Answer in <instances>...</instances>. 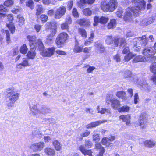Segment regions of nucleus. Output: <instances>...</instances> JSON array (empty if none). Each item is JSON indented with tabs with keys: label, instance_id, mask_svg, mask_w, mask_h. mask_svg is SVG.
<instances>
[{
	"label": "nucleus",
	"instance_id": "obj_1",
	"mask_svg": "<svg viewBox=\"0 0 156 156\" xmlns=\"http://www.w3.org/2000/svg\"><path fill=\"white\" fill-rule=\"evenodd\" d=\"M133 2L135 6L128 8L126 10L124 19L126 21H130L132 20V13L136 14L140 10H143L146 6V2L144 0H134Z\"/></svg>",
	"mask_w": 156,
	"mask_h": 156
},
{
	"label": "nucleus",
	"instance_id": "obj_2",
	"mask_svg": "<svg viewBox=\"0 0 156 156\" xmlns=\"http://www.w3.org/2000/svg\"><path fill=\"white\" fill-rule=\"evenodd\" d=\"M6 93L5 101L7 106L9 108L13 107L15 102L18 99L20 94L13 87L7 89Z\"/></svg>",
	"mask_w": 156,
	"mask_h": 156
},
{
	"label": "nucleus",
	"instance_id": "obj_3",
	"mask_svg": "<svg viewBox=\"0 0 156 156\" xmlns=\"http://www.w3.org/2000/svg\"><path fill=\"white\" fill-rule=\"evenodd\" d=\"M148 41V39L145 35L134 38L133 41V46L135 51H140L141 47H144L147 44Z\"/></svg>",
	"mask_w": 156,
	"mask_h": 156
},
{
	"label": "nucleus",
	"instance_id": "obj_4",
	"mask_svg": "<svg viewBox=\"0 0 156 156\" xmlns=\"http://www.w3.org/2000/svg\"><path fill=\"white\" fill-rule=\"evenodd\" d=\"M38 49L41 51V54L44 57H50L53 55L55 52V48L54 47L44 49V46L41 40L37 41Z\"/></svg>",
	"mask_w": 156,
	"mask_h": 156
},
{
	"label": "nucleus",
	"instance_id": "obj_5",
	"mask_svg": "<svg viewBox=\"0 0 156 156\" xmlns=\"http://www.w3.org/2000/svg\"><path fill=\"white\" fill-rule=\"evenodd\" d=\"M142 53L147 62L154 61L156 60V56L154 55L156 53V51L153 48H145L143 50Z\"/></svg>",
	"mask_w": 156,
	"mask_h": 156
},
{
	"label": "nucleus",
	"instance_id": "obj_6",
	"mask_svg": "<svg viewBox=\"0 0 156 156\" xmlns=\"http://www.w3.org/2000/svg\"><path fill=\"white\" fill-rule=\"evenodd\" d=\"M117 2L116 0H110L106 5H101V9L104 11L112 12L115 9Z\"/></svg>",
	"mask_w": 156,
	"mask_h": 156
},
{
	"label": "nucleus",
	"instance_id": "obj_7",
	"mask_svg": "<svg viewBox=\"0 0 156 156\" xmlns=\"http://www.w3.org/2000/svg\"><path fill=\"white\" fill-rule=\"evenodd\" d=\"M69 37L68 34L65 32H62L58 36L56 40L57 45L59 47L64 45Z\"/></svg>",
	"mask_w": 156,
	"mask_h": 156
},
{
	"label": "nucleus",
	"instance_id": "obj_8",
	"mask_svg": "<svg viewBox=\"0 0 156 156\" xmlns=\"http://www.w3.org/2000/svg\"><path fill=\"white\" fill-rule=\"evenodd\" d=\"M65 7L61 6L58 8L54 12V18L56 19H59L61 18L65 14L66 12Z\"/></svg>",
	"mask_w": 156,
	"mask_h": 156
},
{
	"label": "nucleus",
	"instance_id": "obj_9",
	"mask_svg": "<svg viewBox=\"0 0 156 156\" xmlns=\"http://www.w3.org/2000/svg\"><path fill=\"white\" fill-rule=\"evenodd\" d=\"M114 45L115 47L118 46L120 47L124 46L126 44V39L124 38L115 37L113 38Z\"/></svg>",
	"mask_w": 156,
	"mask_h": 156
},
{
	"label": "nucleus",
	"instance_id": "obj_10",
	"mask_svg": "<svg viewBox=\"0 0 156 156\" xmlns=\"http://www.w3.org/2000/svg\"><path fill=\"white\" fill-rule=\"evenodd\" d=\"M147 115L146 113H142L139 118V123L140 127L142 128H146L147 126Z\"/></svg>",
	"mask_w": 156,
	"mask_h": 156
},
{
	"label": "nucleus",
	"instance_id": "obj_11",
	"mask_svg": "<svg viewBox=\"0 0 156 156\" xmlns=\"http://www.w3.org/2000/svg\"><path fill=\"white\" fill-rule=\"evenodd\" d=\"M27 39L29 41V45L31 48L33 49L36 48L37 45L38 47V46L37 41L40 40L38 39L36 40L35 36L28 35L27 37Z\"/></svg>",
	"mask_w": 156,
	"mask_h": 156
},
{
	"label": "nucleus",
	"instance_id": "obj_12",
	"mask_svg": "<svg viewBox=\"0 0 156 156\" xmlns=\"http://www.w3.org/2000/svg\"><path fill=\"white\" fill-rule=\"evenodd\" d=\"M45 144L43 142H40L38 143H35L32 144L30 147V149L34 151H40L44 147Z\"/></svg>",
	"mask_w": 156,
	"mask_h": 156
},
{
	"label": "nucleus",
	"instance_id": "obj_13",
	"mask_svg": "<svg viewBox=\"0 0 156 156\" xmlns=\"http://www.w3.org/2000/svg\"><path fill=\"white\" fill-rule=\"evenodd\" d=\"M95 51L98 53L101 54L105 52V48L103 44L99 42L95 43L94 45Z\"/></svg>",
	"mask_w": 156,
	"mask_h": 156
},
{
	"label": "nucleus",
	"instance_id": "obj_14",
	"mask_svg": "<svg viewBox=\"0 0 156 156\" xmlns=\"http://www.w3.org/2000/svg\"><path fill=\"white\" fill-rule=\"evenodd\" d=\"M7 19L9 21L10 24L7 23V26L11 31L12 34L15 31V27L13 24L12 23V21L13 20V17L12 15L9 14L7 16Z\"/></svg>",
	"mask_w": 156,
	"mask_h": 156
},
{
	"label": "nucleus",
	"instance_id": "obj_15",
	"mask_svg": "<svg viewBox=\"0 0 156 156\" xmlns=\"http://www.w3.org/2000/svg\"><path fill=\"white\" fill-rule=\"evenodd\" d=\"M79 149L84 155H87L89 156H93V151L92 150H93L94 149H92L87 150L85 149L84 146L81 145L80 146Z\"/></svg>",
	"mask_w": 156,
	"mask_h": 156
},
{
	"label": "nucleus",
	"instance_id": "obj_16",
	"mask_svg": "<svg viewBox=\"0 0 156 156\" xmlns=\"http://www.w3.org/2000/svg\"><path fill=\"white\" fill-rule=\"evenodd\" d=\"M107 122L106 120H99L94 122H92L86 126V128L87 129L91 128L93 127H95L100 124L106 122Z\"/></svg>",
	"mask_w": 156,
	"mask_h": 156
},
{
	"label": "nucleus",
	"instance_id": "obj_17",
	"mask_svg": "<svg viewBox=\"0 0 156 156\" xmlns=\"http://www.w3.org/2000/svg\"><path fill=\"white\" fill-rule=\"evenodd\" d=\"M111 106L114 109H118L120 106V103L119 100L115 98H113L110 100Z\"/></svg>",
	"mask_w": 156,
	"mask_h": 156
},
{
	"label": "nucleus",
	"instance_id": "obj_18",
	"mask_svg": "<svg viewBox=\"0 0 156 156\" xmlns=\"http://www.w3.org/2000/svg\"><path fill=\"white\" fill-rule=\"evenodd\" d=\"M29 108L33 115H36L39 113V110L38 109L35 104H29Z\"/></svg>",
	"mask_w": 156,
	"mask_h": 156
},
{
	"label": "nucleus",
	"instance_id": "obj_19",
	"mask_svg": "<svg viewBox=\"0 0 156 156\" xmlns=\"http://www.w3.org/2000/svg\"><path fill=\"white\" fill-rule=\"evenodd\" d=\"M47 25L51 27L52 30V35L54 36L56 32V30L57 29V23L55 22H48Z\"/></svg>",
	"mask_w": 156,
	"mask_h": 156
},
{
	"label": "nucleus",
	"instance_id": "obj_20",
	"mask_svg": "<svg viewBox=\"0 0 156 156\" xmlns=\"http://www.w3.org/2000/svg\"><path fill=\"white\" fill-rule=\"evenodd\" d=\"M119 118L120 119L122 120L123 122H126L127 125H129L130 124V115H121L119 117Z\"/></svg>",
	"mask_w": 156,
	"mask_h": 156
},
{
	"label": "nucleus",
	"instance_id": "obj_21",
	"mask_svg": "<svg viewBox=\"0 0 156 156\" xmlns=\"http://www.w3.org/2000/svg\"><path fill=\"white\" fill-rule=\"evenodd\" d=\"M36 48L33 49H31L30 47V50L28 52L27 55V56L29 59H33L34 58L36 55V52L35 50Z\"/></svg>",
	"mask_w": 156,
	"mask_h": 156
},
{
	"label": "nucleus",
	"instance_id": "obj_22",
	"mask_svg": "<svg viewBox=\"0 0 156 156\" xmlns=\"http://www.w3.org/2000/svg\"><path fill=\"white\" fill-rule=\"evenodd\" d=\"M51 112L50 108L44 105H42L39 110V113L43 114H46Z\"/></svg>",
	"mask_w": 156,
	"mask_h": 156
},
{
	"label": "nucleus",
	"instance_id": "obj_23",
	"mask_svg": "<svg viewBox=\"0 0 156 156\" xmlns=\"http://www.w3.org/2000/svg\"><path fill=\"white\" fill-rule=\"evenodd\" d=\"M156 142L151 140H147L144 142L145 146L148 148H152L156 145Z\"/></svg>",
	"mask_w": 156,
	"mask_h": 156
},
{
	"label": "nucleus",
	"instance_id": "obj_24",
	"mask_svg": "<svg viewBox=\"0 0 156 156\" xmlns=\"http://www.w3.org/2000/svg\"><path fill=\"white\" fill-rule=\"evenodd\" d=\"M139 84L142 86L146 90L148 91L150 89V87L147 84L146 81L144 79L140 80V81Z\"/></svg>",
	"mask_w": 156,
	"mask_h": 156
},
{
	"label": "nucleus",
	"instance_id": "obj_25",
	"mask_svg": "<svg viewBox=\"0 0 156 156\" xmlns=\"http://www.w3.org/2000/svg\"><path fill=\"white\" fill-rule=\"evenodd\" d=\"M35 9L36 11V15L37 16L43 12V9L41 4H38L36 6Z\"/></svg>",
	"mask_w": 156,
	"mask_h": 156
},
{
	"label": "nucleus",
	"instance_id": "obj_26",
	"mask_svg": "<svg viewBox=\"0 0 156 156\" xmlns=\"http://www.w3.org/2000/svg\"><path fill=\"white\" fill-rule=\"evenodd\" d=\"M44 152L47 155L50 156H52L55 154L54 150L49 147L46 148L44 149Z\"/></svg>",
	"mask_w": 156,
	"mask_h": 156
},
{
	"label": "nucleus",
	"instance_id": "obj_27",
	"mask_svg": "<svg viewBox=\"0 0 156 156\" xmlns=\"http://www.w3.org/2000/svg\"><path fill=\"white\" fill-rule=\"evenodd\" d=\"M53 145L57 151H60L62 149V145L60 142L57 140H55L53 142Z\"/></svg>",
	"mask_w": 156,
	"mask_h": 156
},
{
	"label": "nucleus",
	"instance_id": "obj_28",
	"mask_svg": "<svg viewBox=\"0 0 156 156\" xmlns=\"http://www.w3.org/2000/svg\"><path fill=\"white\" fill-rule=\"evenodd\" d=\"M78 23L80 25H84L85 26L89 25L90 23L88 20L85 19H81L78 20Z\"/></svg>",
	"mask_w": 156,
	"mask_h": 156
},
{
	"label": "nucleus",
	"instance_id": "obj_29",
	"mask_svg": "<svg viewBox=\"0 0 156 156\" xmlns=\"http://www.w3.org/2000/svg\"><path fill=\"white\" fill-rule=\"evenodd\" d=\"M145 61H146V60L144 56H142L141 55H139L136 56L134 58L133 60V62H134Z\"/></svg>",
	"mask_w": 156,
	"mask_h": 156
},
{
	"label": "nucleus",
	"instance_id": "obj_30",
	"mask_svg": "<svg viewBox=\"0 0 156 156\" xmlns=\"http://www.w3.org/2000/svg\"><path fill=\"white\" fill-rule=\"evenodd\" d=\"M32 134L34 137H37L39 138H40L42 135L41 132L38 130H35L33 131Z\"/></svg>",
	"mask_w": 156,
	"mask_h": 156
},
{
	"label": "nucleus",
	"instance_id": "obj_31",
	"mask_svg": "<svg viewBox=\"0 0 156 156\" xmlns=\"http://www.w3.org/2000/svg\"><path fill=\"white\" fill-rule=\"evenodd\" d=\"M116 25V22L115 20L113 19L110 21L108 23L107 28L108 29H113L115 28Z\"/></svg>",
	"mask_w": 156,
	"mask_h": 156
},
{
	"label": "nucleus",
	"instance_id": "obj_32",
	"mask_svg": "<svg viewBox=\"0 0 156 156\" xmlns=\"http://www.w3.org/2000/svg\"><path fill=\"white\" fill-rule=\"evenodd\" d=\"M116 95L118 97L123 99H127L126 94V93L123 91H119L117 92Z\"/></svg>",
	"mask_w": 156,
	"mask_h": 156
},
{
	"label": "nucleus",
	"instance_id": "obj_33",
	"mask_svg": "<svg viewBox=\"0 0 156 156\" xmlns=\"http://www.w3.org/2000/svg\"><path fill=\"white\" fill-rule=\"evenodd\" d=\"M83 47L79 46L76 44L73 49V52L76 53H80L82 51Z\"/></svg>",
	"mask_w": 156,
	"mask_h": 156
},
{
	"label": "nucleus",
	"instance_id": "obj_34",
	"mask_svg": "<svg viewBox=\"0 0 156 156\" xmlns=\"http://www.w3.org/2000/svg\"><path fill=\"white\" fill-rule=\"evenodd\" d=\"M130 109V108L129 107L126 105H124L119 108L118 109V112H127Z\"/></svg>",
	"mask_w": 156,
	"mask_h": 156
},
{
	"label": "nucleus",
	"instance_id": "obj_35",
	"mask_svg": "<svg viewBox=\"0 0 156 156\" xmlns=\"http://www.w3.org/2000/svg\"><path fill=\"white\" fill-rule=\"evenodd\" d=\"M135 56V55L129 52L125 56L124 60L126 62L129 61Z\"/></svg>",
	"mask_w": 156,
	"mask_h": 156
},
{
	"label": "nucleus",
	"instance_id": "obj_36",
	"mask_svg": "<svg viewBox=\"0 0 156 156\" xmlns=\"http://www.w3.org/2000/svg\"><path fill=\"white\" fill-rule=\"evenodd\" d=\"M79 34L84 38H86L87 36V33L85 30L83 28H80L78 29Z\"/></svg>",
	"mask_w": 156,
	"mask_h": 156
},
{
	"label": "nucleus",
	"instance_id": "obj_37",
	"mask_svg": "<svg viewBox=\"0 0 156 156\" xmlns=\"http://www.w3.org/2000/svg\"><path fill=\"white\" fill-rule=\"evenodd\" d=\"M124 76L125 78H132V73L131 72L128 70H126L123 72Z\"/></svg>",
	"mask_w": 156,
	"mask_h": 156
},
{
	"label": "nucleus",
	"instance_id": "obj_38",
	"mask_svg": "<svg viewBox=\"0 0 156 156\" xmlns=\"http://www.w3.org/2000/svg\"><path fill=\"white\" fill-rule=\"evenodd\" d=\"M98 111V113H100L101 114H103L105 113H110V110L108 109H104V108H100L99 106H98L97 108Z\"/></svg>",
	"mask_w": 156,
	"mask_h": 156
},
{
	"label": "nucleus",
	"instance_id": "obj_39",
	"mask_svg": "<svg viewBox=\"0 0 156 156\" xmlns=\"http://www.w3.org/2000/svg\"><path fill=\"white\" fill-rule=\"evenodd\" d=\"M105 42L108 45H110L113 44L114 41L112 36L111 35L107 36L105 39Z\"/></svg>",
	"mask_w": 156,
	"mask_h": 156
},
{
	"label": "nucleus",
	"instance_id": "obj_40",
	"mask_svg": "<svg viewBox=\"0 0 156 156\" xmlns=\"http://www.w3.org/2000/svg\"><path fill=\"white\" fill-rule=\"evenodd\" d=\"M78 7L80 8H83L87 3L86 0H80L77 2Z\"/></svg>",
	"mask_w": 156,
	"mask_h": 156
},
{
	"label": "nucleus",
	"instance_id": "obj_41",
	"mask_svg": "<svg viewBox=\"0 0 156 156\" xmlns=\"http://www.w3.org/2000/svg\"><path fill=\"white\" fill-rule=\"evenodd\" d=\"M28 50V48L25 44H23L20 48V52L23 54H26Z\"/></svg>",
	"mask_w": 156,
	"mask_h": 156
},
{
	"label": "nucleus",
	"instance_id": "obj_42",
	"mask_svg": "<svg viewBox=\"0 0 156 156\" xmlns=\"http://www.w3.org/2000/svg\"><path fill=\"white\" fill-rule=\"evenodd\" d=\"M94 35L93 33H91L90 37H89V39L87 41L85 42V45L86 46H87L89 45L91 43V41H93V38L94 37Z\"/></svg>",
	"mask_w": 156,
	"mask_h": 156
},
{
	"label": "nucleus",
	"instance_id": "obj_43",
	"mask_svg": "<svg viewBox=\"0 0 156 156\" xmlns=\"http://www.w3.org/2000/svg\"><path fill=\"white\" fill-rule=\"evenodd\" d=\"M91 51V48L86 47L84 48L83 50V52L86 54L88 57H89L90 55V53Z\"/></svg>",
	"mask_w": 156,
	"mask_h": 156
},
{
	"label": "nucleus",
	"instance_id": "obj_44",
	"mask_svg": "<svg viewBox=\"0 0 156 156\" xmlns=\"http://www.w3.org/2000/svg\"><path fill=\"white\" fill-rule=\"evenodd\" d=\"M93 143L90 140H86L85 142V147L90 148L93 145Z\"/></svg>",
	"mask_w": 156,
	"mask_h": 156
},
{
	"label": "nucleus",
	"instance_id": "obj_45",
	"mask_svg": "<svg viewBox=\"0 0 156 156\" xmlns=\"http://www.w3.org/2000/svg\"><path fill=\"white\" fill-rule=\"evenodd\" d=\"M85 67L87 68V71L88 73H92L93 71L95 69V67L90 66L89 65H87Z\"/></svg>",
	"mask_w": 156,
	"mask_h": 156
},
{
	"label": "nucleus",
	"instance_id": "obj_46",
	"mask_svg": "<svg viewBox=\"0 0 156 156\" xmlns=\"http://www.w3.org/2000/svg\"><path fill=\"white\" fill-rule=\"evenodd\" d=\"M1 31L2 32L4 33L5 32L6 34V41L7 43H10V37L9 35V31L6 30H4V29H2L1 30Z\"/></svg>",
	"mask_w": 156,
	"mask_h": 156
},
{
	"label": "nucleus",
	"instance_id": "obj_47",
	"mask_svg": "<svg viewBox=\"0 0 156 156\" xmlns=\"http://www.w3.org/2000/svg\"><path fill=\"white\" fill-rule=\"evenodd\" d=\"M17 18L19 20V25L20 26L23 25L25 21L23 17L21 15H18L17 16Z\"/></svg>",
	"mask_w": 156,
	"mask_h": 156
},
{
	"label": "nucleus",
	"instance_id": "obj_48",
	"mask_svg": "<svg viewBox=\"0 0 156 156\" xmlns=\"http://www.w3.org/2000/svg\"><path fill=\"white\" fill-rule=\"evenodd\" d=\"M62 30H66L68 31L69 29V24L65 22L62 23L60 26Z\"/></svg>",
	"mask_w": 156,
	"mask_h": 156
},
{
	"label": "nucleus",
	"instance_id": "obj_49",
	"mask_svg": "<svg viewBox=\"0 0 156 156\" xmlns=\"http://www.w3.org/2000/svg\"><path fill=\"white\" fill-rule=\"evenodd\" d=\"M150 70L154 73H156V63H152L150 66Z\"/></svg>",
	"mask_w": 156,
	"mask_h": 156
},
{
	"label": "nucleus",
	"instance_id": "obj_50",
	"mask_svg": "<svg viewBox=\"0 0 156 156\" xmlns=\"http://www.w3.org/2000/svg\"><path fill=\"white\" fill-rule=\"evenodd\" d=\"M83 12L84 15L88 16L91 15L92 13V11L88 8H86L83 9Z\"/></svg>",
	"mask_w": 156,
	"mask_h": 156
},
{
	"label": "nucleus",
	"instance_id": "obj_51",
	"mask_svg": "<svg viewBox=\"0 0 156 156\" xmlns=\"http://www.w3.org/2000/svg\"><path fill=\"white\" fill-rule=\"evenodd\" d=\"M21 63L23 67L30 66L28 63V60L27 58H23V61Z\"/></svg>",
	"mask_w": 156,
	"mask_h": 156
},
{
	"label": "nucleus",
	"instance_id": "obj_52",
	"mask_svg": "<svg viewBox=\"0 0 156 156\" xmlns=\"http://www.w3.org/2000/svg\"><path fill=\"white\" fill-rule=\"evenodd\" d=\"M154 20V19L153 17H149L147 19H145L144 21L146 22V25H148L151 23L153 22Z\"/></svg>",
	"mask_w": 156,
	"mask_h": 156
},
{
	"label": "nucleus",
	"instance_id": "obj_53",
	"mask_svg": "<svg viewBox=\"0 0 156 156\" xmlns=\"http://www.w3.org/2000/svg\"><path fill=\"white\" fill-rule=\"evenodd\" d=\"M109 140L108 139V138H104L102 139L101 142L102 144L103 145H108V146L110 144L109 143Z\"/></svg>",
	"mask_w": 156,
	"mask_h": 156
},
{
	"label": "nucleus",
	"instance_id": "obj_54",
	"mask_svg": "<svg viewBox=\"0 0 156 156\" xmlns=\"http://www.w3.org/2000/svg\"><path fill=\"white\" fill-rule=\"evenodd\" d=\"M108 20V18L104 16H102L100 18L99 23L101 24L106 23Z\"/></svg>",
	"mask_w": 156,
	"mask_h": 156
},
{
	"label": "nucleus",
	"instance_id": "obj_55",
	"mask_svg": "<svg viewBox=\"0 0 156 156\" xmlns=\"http://www.w3.org/2000/svg\"><path fill=\"white\" fill-rule=\"evenodd\" d=\"M14 3V2L12 0H8L4 2V5L8 7H10Z\"/></svg>",
	"mask_w": 156,
	"mask_h": 156
},
{
	"label": "nucleus",
	"instance_id": "obj_56",
	"mask_svg": "<svg viewBox=\"0 0 156 156\" xmlns=\"http://www.w3.org/2000/svg\"><path fill=\"white\" fill-rule=\"evenodd\" d=\"M48 19V16L46 15L42 14L40 16V19L43 23L46 22Z\"/></svg>",
	"mask_w": 156,
	"mask_h": 156
},
{
	"label": "nucleus",
	"instance_id": "obj_57",
	"mask_svg": "<svg viewBox=\"0 0 156 156\" xmlns=\"http://www.w3.org/2000/svg\"><path fill=\"white\" fill-rule=\"evenodd\" d=\"M26 5L30 7L31 9L34 8V4L32 0H29L26 2Z\"/></svg>",
	"mask_w": 156,
	"mask_h": 156
},
{
	"label": "nucleus",
	"instance_id": "obj_58",
	"mask_svg": "<svg viewBox=\"0 0 156 156\" xmlns=\"http://www.w3.org/2000/svg\"><path fill=\"white\" fill-rule=\"evenodd\" d=\"M53 36H52L51 34V36L48 37L46 40V42L48 44H51V43L53 40Z\"/></svg>",
	"mask_w": 156,
	"mask_h": 156
},
{
	"label": "nucleus",
	"instance_id": "obj_59",
	"mask_svg": "<svg viewBox=\"0 0 156 156\" xmlns=\"http://www.w3.org/2000/svg\"><path fill=\"white\" fill-rule=\"evenodd\" d=\"M100 140L99 136L98 134H94L93 135V140L95 142H98Z\"/></svg>",
	"mask_w": 156,
	"mask_h": 156
},
{
	"label": "nucleus",
	"instance_id": "obj_60",
	"mask_svg": "<svg viewBox=\"0 0 156 156\" xmlns=\"http://www.w3.org/2000/svg\"><path fill=\"white\" fill-rule=\"evenodd\" d=\"M123 11L121 9H119V10L116 12V14L117 16L119 18L121 17L122 16V13Z\"/></svg>",
	"mask_w": 156,
	"mask_h": 156
},
{
	"label": "nucleus",
	"instance_id": "obj_61",
	"mask_svg": "<svg viewBox=\"0 0 156 156\" xmlns=\"http://www.w3.org/2000/svg\"><path fill=\"white\" fill-rule=\"evenodd\" d=\"M114 59L117 62H120L121 60L120 56L119 54H117L113 57Z\"/></svg>",
	"mask_w": 156,
	"mask_h": 156
},
{
	"label": "nucleus",
	"instance_id": "obj_62",
	"mask_svg": "<svg viewBox=\"0 0 156 156\" xmlns=\"http://www.w3.org/2000/svg\"><path fill=\"white\" fill-rule=\"evenodd\" d=\"M72 14L73 16L75 17H78L79 16L78 12L77 9L75 8H73V10Z\"/></svg>",
	"mask_w": 156,
	"mask_h": 156
},
{
	"label": "nucleus",
	"instance_id": "obj_63",
	"mask_svg": "<svg viewBox=\"0 0 156 156\" xmlns=\"http://www.w3.org/2000/svg\"><path fill=\"white\" fill-rule=\"evenodd\" d=\"M7 8L5 7L3 5H0V12H5L7 11Z\"/></svg>",
	"mask_w": 156,
	"mask_h": 156
},
{
	"label": "nucleus",
	"instance_id": "obj_64",
	"mask_svg": "<svg viewBox=\"0 0 156 156\" xmlns=\"http://www.w3.org/2000/svg\"><path fill=\"white\" fill-rule=\"evenodd\" d=\"M21 11V9L20 8H14L12 10V12L14 13L17 14L18 13Z\"/></svg>",
	"mask_w": 156,
	"mask_h": 156
}]
</instances>
